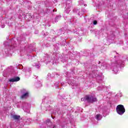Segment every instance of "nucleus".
Segmentation results:
<instances>
[{
	"mask_svg": "<svg viewBox=\"0 0 128 128\" xmlns=\"http://www.w3.org/2000/svg\"><path fill=\"white\" fill-rule=\"evenodd\" d=\"M122 64L120 60L116 62L115 63H112L111 64V68L112 70V72H114V74H118V68L120 66V65Z\"/></svg>",
	"mask_w": 128,
	"mask_h": 128,
	"instance_id": "1",
	"label": "nucleus"
},
{
	"mask_svg": "<svg viewBox=\"0 0 128 128\" xmlns=\"http://www.w3.org/2000/svg\"><path fill=\"white\" fill-rule=\"evenodd\" d=\"M82 102H84L86 100L88 102H98V99L96 97L92 96V95H88L86 96L85 98H81Z\"/></svg>",
	"mask_w": 128,
	"mask_h": 128,
	"instance_id": "2",
	"label": "nucleus"
},
{
	"mask_svg": "<svg viewBox=\"0 0 128 128\" xmlns=\"http://www.w3.org/2000/svg\"><path fill=\"white\" fill-rule=\"evenodd\" d=\"M116 110L118 114H120V116H122V114L126 112L124 106L122 104L118 105L116 108Z\"/></svg>",
	"mask_w": 128,
	"mask_h": 128,
	"instance_id": "3",
	"label": "nucleus"
},
{
	"mask_svg": "<svg viewBox=\"0 0 128 128\" xmlns=\"http://www.w3.org/2000/svg\"><path fill=\"white\" fill-rule=\"evenodd\" d=\"M20 80V77H15L12 79H10L9 82H18Z\"/></svg>",
	"mask_w": 128,
	"mask_h": 128,
	"instance_id": "4",
	"label": "nucleus"
},
{
	"mask_svg": "<svg viewBox=\"0 0 128 128\" xmlns=\"http://www.w3.org/2000/svg\"><path fill=\"white\" fill-rule=\"evenodd\" d=\"M98 72L96 70H94V71H92V77L96 78V76H98Z\"/></svg>",
	"mask_w": 128,
	"mask_h": 128,
	"instance_id": "5",
	"label": "nucleus"
},
{
	"mask_svg": "<svg viewBox=\"0 0 128 128\" xmlns=\"http://www.w3.org/2000/svg\"><path fill=\"white\" fill-rule=\"evenodd\" d=\"M28 98V92H26L21 96V98Z\"/></svg>",
	"mask_w": 128,
	"mask_h": 128,
	"instance_id": "6",
	"label": "nucleus"
},
{
	"mask_svg": "<svg viewBox=\"0 0 128 128\" xmlns=\"http://www.w3.org/2000/svg\"><path fill=\"white\" fill-rule=\"evenodd\" d=\"M102 118V116L100 114H98L96 115V119L97 120H100Z\"/></svg>",
	"mask_w": 128,
	"mask_h": 128,
	"instance_id": "7",
	"label": "nucleus"
},
{
	"mask_svg": "<svg viewBox=\"0 0 128 128\" xmlns=\"http://www.w3.org/2000/svg\"><path fill=\"white\" fill-rule=\"evenodd\" d=\"M12 118H14V120H20V116L13 115Z\"/></svg>",
	"mask_w": 128,
	"mask_h": 128,
	"instance_id": "8",
	"label": "nucleus"
},
{
	"mask_svg": "<svg viewBox=\"0 0 128 128\" xmlns=\"http://www.w3.org/2000/svg\"><path fill=\"white\" fill-rule=\"evenodd\" d=\"M34 66H36V68H40V62H37L34 65Z\"/></svg>",
	"mask_w": 128,
	"mask_h": 128,
	"instance_id": "9",
	"label": "nucleus"
},
{
	"mask_svg": "<svg viewBox=\"0 0 128 128\" xmlns=\"http://www.w3.org/2000/svg\"><path fill=\"white\" fill-rule=\"evenodd\" d=\"M70 12V7H69L68 8H66V14H68Z\"/></svg>",
	"mask_w": 128,
	"mask_h": 128,
	"instance_id": "10",
	"label": "nucleus"
},
{
	"mask_svg": "<svg viewBox=\"0 0 128 128\" xmlns=\"http://www.w3.org/2000/svg\"><path fill=\"white\" fill-rule=\"evenodd\" d=\"M46 124L48 126H50V124H52V122H50V120H47Z\"/></svg>",
	"mask_w": 128,
	"mask_h": 128,
	"instance_id": "11",
	"label": "nucleus"
},
{
	"mask_svg": "<svg viewBox=\"0 0 128 128\" xmlns=\"http://www.w3.org/2000/svg\"><path fill=\"white\" fill-rule=\"evenodd\" d=\"M94 24H98V21L97 20H94L93 22Z\"/></svg>",
	"mask_w": 128,
	"mask_h": 128,
	"instance_id": "12",
	"label": "nucleus"
},
{
	"mask_svg": "<svg viewBox=\"0 0 128 128\" xmlns=\"http://www.w3.org/2000/svg\"><path fill=\"white\" fill-rule=\"evenodd\" d=\"M80 4H82V2H84V0H80Z\"/></svg>",
	"mask_w": 128,
	"mask_h": 128,
	"instance_id": "13",
	"label": "nucleus"
},
{
	"mask_svg": "<svg viewBox=\"0 0 128 128\" xmlns=\"http://www.w3.org/2000/svg\"><path fill=\"white\" fill-rule=\"evenodd\" d=\"M55 86H56V88H58V83H57V85H56Z\"/></svg>",
	"mask_w": 128,
	"mask_h": 128,
	"instance_id": "14",
	"label": "nucleus"
},
{
	"mask_svg": "<svg viewBox=\"0 0 128 128\" xmlns=\"http://www.w3.org/2000/svg\"><path fill=\"white\" fill-rule=\"evenodd\" d=\"M2 28H4V25H2Z\"/></svg>",
	"mask_w": 128,
	"mask_h": 128,
	"instance_id": "15",
	"label": "nucleus"
},
{
	"mask_svg": "<svg viewBox=\"0 0 128 128\" xmlns=\"http://www.w3.org/2000/svg\"><path fill=\"white\" fill-rule=\"evenodd\" d=\"M84 6H86V4H84Z\"/></svg>",
	"mask_w": 128,
	"mask_h": 128,
	"instance_id": "16",
	"label": "nucleus"
},
{
	"mask_svg": "<svg viewBox=\"0 0 128 128\" xmlns=\"http://www.w3.org/2000/svg\"><path fill=\"white\" fill-rule=\"evenodd\" d=\"M56 128V126H54L53 128Z\"/></svg>",
	"mask_w": 128,
	"mask_h": 128,
	"instance_id": "17",
	"label": "nucleus"
},
{
	"mask_svg": "<svg viewBox=\"0 0 128 128\" xmlns=\"http://www.w3.org/2000/svg\"><path fill=\"white\" fill-rule=\"evenodd\" d=\"M94 66H94L96 67V66Z\"/></svg>",
	"mask_w": 128,
	"mask_h": 128,
	"instance_id": "18",
	"label": "nucleus"
},
{
	"mask_svg": "<svg viewBox=\"0 0 128 128\" xmlns=\"http://www.w3.org/2000/svg\"><path fill=\"white\" fill-rule=\"evenodd\" d=\"M53 12H54V10H53Z\"/></svg>",
	"mask_w": 128,
	"mask_h": 128,
	"instance_id": "19",
	"label": "nucleus"
},
{
	"mask_svg": "<svg viewBox=\"0 0 128 128\" xmlns=\"http://www.w3.org/2000/svg\"><path fill=\"white\" fill-rule=\"evenodd\" d=\"M90 32H92V30H90Z\"/></svg>",
	"mask_w": 128,
	"mask_h": 128,
	"instance_id": "20",
	"label": "nucleus"
}]
</instances>
